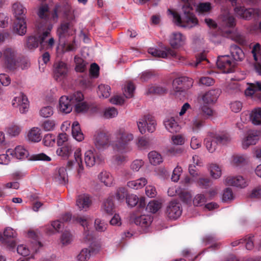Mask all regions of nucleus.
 Returning a JSON list of instances; mask_svg holds the SVG:
<instances>
[{
  "mask_svg": "<svg viewBox=\"0 0 261 261\" xmlns=\"http://www.w3.org/2000/svg\"><path fill=\"white\" fill-rule=\"evenodd\" d=\"M184 5L182 7L183 14L181 16L177 12L170 9L168 11L173 17L174 22L178 26L191 29L198 24V21L193 11L194 0H180Z\"/></svg>",
  "mask_w": 261,
  "mask_h": 261,
  "instance_id": "obj_1",
  "label": "nucleus"
},
{
  "mask_svg": "<svg viewBox=\"0 0 261 261\" xmlns=\"http://www.w3.org/2000/svg\"><path fill=\"white\" fill-rule=\"evenodd\" d=\"M193 80L187 76L175 79L172 82L173 94L181 99L185 96L186 90L192 87Z\"/></svg>",
  "mask_w": 261,
  "mask_h": 261,
  "instance_id": "obj_2",
  "label": "nucleus"
},
{
  "mask_svg": "<svg viewBox=\"0 0 261 261\" xmlns=\"http://www.w3.org/2000/svg\"><path fill=\"white\" fill-rule=\"evenodd\" d=\"M84 99V95L81 92L77 91L70 97L62 96L59 100V109L60 112L66 114L69 113L72 110V105L75 101Z\"/></svg>",
  "mask_w": 261,
  "mask_h": 261,
  "instance_id": "obj_3",
  "label": "nucleus"
},
{
  "mask_svg": "<svg viewBox=\"0 0 261 261\" xmlns=\"http://www.w3.org/2000/svg\"><path fill=\"white\" fill-rule=\"evenodd\" d=\"M134 139V135L124 129H120L116 133L115 146L117 149L122 152L128 149L129 143Z\"/></svg>",
  "mask_w": 261,
  "mask_h": 261,
  "instance_id": "obj_4",
  "label": "nucleus"
},
{
  "mask_svg": "<svg viewBox=\"0 0 261 261\" xmlns=\"http://www.w3.org/2000/svg\"><path fill=\"white\" fill-rule=\"evenodd\" d=\"M148 53L152 56L161 58H173L180 62L185 60V58L177 54L176 51L173 50L169 46H164L162 49H159L155 48L150 47L148 49Z\"/></svg>",
  "mask_w": 261,
  "mask_h": 261,
  "instance_id": "obj_5",
  "label": "nucleus"
},
{
  "mask_svg": "<svg viewBox=\"0 0 261 261\" xmlns=\"http://www.w3.org/2000/svg\"><path fill=\"white\" fill-rule=\"evenodd\" d=\"M73 19L74 17L72 16L71 19L63 21L58 28L57 35L60 41L62 42L63 44H65L66 38L72 36L75 32L73 28Z\"/></svg>",
  "mask_w": 261,
  "mask_h": 261,
  "instance_id": "obj_6",
  "label": "nucleus"
},
{
  "mask_svg": "<svg viewBox=\"0 0 261 261\" xmlns=\"http://www.w3.org/2000/svg\"><path fill=\"white\" fill-rule=\"evenodd\" d=\"M137 125L140 132L144 134L146 133V128L149 133L154 132L156 129V123L154 117L148 114L140 119L137 122Z\"/></svg>",
  "mask_w": 261,
  "mask_h": 261,
  "instance_id": "obj_7",
  "label": "nucleus"
},
{
  "mask_svg": "<svg viewBox=\"0 0 261 261\" xmlns=\"http://www.w3.org/2000/svg\"><path fill=\"white\" fill-rule=\"evenodd\" d=\"M234 11L238 16L245 20H250L252 18L258 17L261 14L257 8H247L244 6H237Z\"/></svg>",
  "mask_w": 261,
  "mask_h": 261,
  "instance_id": "obj_8",
  "label": "nucleus"
},
{
  "mask_svg": "<svg viewBox=\"0 0 261 261\" xmlns=\"http://www.w3.org/2000/svg\"><path fill=\"white\" fill-rule=\"evenodd\" d=\"M103 161L102 155L94 149L88 150L85 153V163L87 167H91L96 164L99 165Z\"/></svg>",
  "mask_w": 261,
  "mask_h": 261,
  "instance_id": "obj_9",
  "label": "nucleus"
},
{
  "mask_svg": "<svg viewBox=\"0 0 261 261\" xmlns=\"http://www.w3.org/2000/svg\"><path fill=\"white\" fill-rule=\"evenodd\" d=\"M2 55L6 67L10 70L14 69L17 62L16 51L13 48L8 47L3 50Z\"/></svg>",
  "mask_w": 261,
  "mask_h": 261,
  "instance_id": "obj_10",
  "label": "nucleus"
},
{
  "mask_svg": "<svg viewBox=\"0 0 261 261\" xmlns=\"http://www.w3.org/2000/svg\"><path fill=\"white\" fill-rule=\"evenodd\" d=\"M182 208L180 203L176 200L169 202L166 209V215L170 219L175 220L181 215Z\"/></svg>",
  "mask_w": 261,
  "mask_h": 261,
  "instance_id": "obj_11",
  "label": "nucleus"
},
{
  "mask_svg": "<svg viewBox=\"0 0 261 261\" xmlns=\"http://www.w3.org/2000/svg\"><path fill=\"white\" fill-rule=\"evenodd\" d=\"M217 66L223 72L228 73L234 71L236 63L231 61L228 56H222L218 57Z\"/></svg>",
  "mask_w": 261,
  "mask_h": 261,
  "instance_id": "obj_12",
  "label": "nucleus"
},
{
  "mask_svg": "<svg viewBox=\"0 0 261 261\" xmlns=\"http://www.w3.org/2000/svg\"><path fill=\"white\" fill-rule=\"evenodd\" d=\"M110 138L104 132L98 133L94 137V143L98 150H103L109 146Z\"/></svg>",
  "mask_w": 261,
  "mask_h": 261,
  "instance_id": "obj_13",
  "label": "nucleus"
},
{
  "mask_svg": "<svg viewBox=\"0 0 261 261\" xmlns=\"http://www.w3.org/2000/svg\"><path fill=\"white\" fill-rule=\"evenodd\" d=\"M16 231L11 227H7L4 232V236L0 234V240L4 243L7 244L11 248L16 245L14 239L16 237Z\"/></svg>",
  "mask_w": 261,
  "mask_h": 261,
  "instance_id": "obj_14",
  "label": "nucleus"
},
{
  "mask_svg": "<svg viewBox=\"0 0 261 261\" xmlns=\"http://www.w3.org/2000/svg\"><path fill=\"white\" fill-rule=\"evenodd\" d=\"M54 66V78L56 81H61L66 76L68 69L65 63L62 61L57 62Z\"/></svg>",
  "mask_w": 261,
  "mask_h": 261,
  "instance_id": "obj_15",
  "label": "nucleus"
},
{
  "mask_svg": "<svg viewBox=\"0 0 261 261\" xmlns=\"http://www.w3.org/2000/svg\"><path fill=\"white\" fill-rule=\"evenodd\" d=\"M81 150L80 148L76 149L74 152V160H70L67 164V168L71 169L75 165L79 167L77 172L79 174L84 170L82 160L81 158Z\"/></svg>",
  "mask_w": 261,
  "mask_h": 261,
  "instance_id": "obj_16",
  "label": "nucleus"
},
{
  "mask_svg": "<svg viewBox=\"0 0 261 261\" xmlns=\"http://www.w3.org/2000/svg\"><path fill=\"white\" fill-rule=\"evenodd\" d=\"M186 37L179 32H173L169 37V43L173 48H178L182 46Z\"/></svg>",
  "mask_w": 261,
  "mask_h": 261,
  "instance_id": "obj_17",
  "label": "nucleus"
},
{
  "mask_svg": "<svg viewBox=\"0 0 261 261\" xmlns=\"http://www.w3.org/2000/svg\"><path fill=\"white\" fill-rule=\"evenodd\" d=\"M258 140V133L255 130H249L243 140L242 146L247 149L249 146L255 145Z\"/></svg>",
  "mask_w": 261,
  "mask_h": 261,
  "instance_id": "obj_18",
  "label": "nucleus"
},
{
  "mask_svg": "<svg viewBox=\"0 0 261 261\" xmlns=\"http://www.w3.org/2000/svg\"><path fill=\"white\" fill-rule=\"evenodd\" d=\"M225 184L228 186L244 188L248 185V181L242 176L236 177L229 176L226 178Z\"/></svg>",
  "mask_w": 261,
  "mask_h": 261,
  "instance_id": "obj_19",
  "label": "nucleus"
},
{
  "mask_svg": "<svg viewBox=\"0 0 261 261\" xmlns=\"http://www.w3.org/2000/svg\"><path fill=\"white\" fill-rule=\"evenodd\" d=\"M73 151V147L69 143H65L64 145L60 146L56 150V153L62 159L66 160Z\"/></svg>",
  "mask_w": 261,
  "mask_h": 261,
  "instance_id": "obj_20",
  "label": "nucleus"
},
{
  "mask_svg": "<svg viewBox=\"0 0 261 261\" xmlns=\"http://www.w3.org/2000/svg\"><path fill=\"white\" fill-rule=\"evenodd\" d=\"M219 95V89L209 90L203 95L202 100L204 103L213 104L217 101Z\"/></svg>",
  "mask_w": 261,
  "mask_h": 261,
  "instance_id": "obj_21",
  "label": "nucleus"
},
{
  "mask_svg": "<svg viewBox=\"0 0 261 261\" xmlns=\"http://www.w3.org/2000/svg\"><path fill=\"white\" fill-rule=\"evenodd\" d=\"M14 31L19 35H24L27 32V24L24 18H16L13 26Z\"/></svg>",
  "mask_w": 261,
  "mask_h": 261,
  "instance_id": "obj_22",
  "label": "nucleus"
},
{
  "mask_svg": "<svg viewBox=\"0 0 261 261\" xmlns=\"http://www.w3.org/2000/svg\"><path fill=\"white\" fill-rule=\"evenodd\" d=\"M8 152L12 156H14L18 159H23L28 157L29 153L22 146H17L14 150L9 149L7 150Z\"/></svg>",
  "mask_w": 261,
  "mask_h": 261,
  "instance_id": "obj_23",
  "label": "nucleus"
},
{
  "mask_svg": "<svg viewBox=\"0 0 261 261\" xmlns=\"http://www.w3.org/2000/svg\"><path fill=\"white\" fill-rule=\"evenodd\" d=\"M247 95H256L261 101V82H256L249 85L245 91Z\"/></svg>",
  "mask_w": 261,
  "mask_h": 261,
  "instance_id": "obj_24",
  "label": "nucleus"
},
{
  "mask_svg": "<svg viewBox=\"0 0 261 261\" xmlns=\"http://www.w3.org/2000/svg\"><path fill=\"white\" fill-rule=\"evenodd\" d=\"M166 128L171 133H175L180 129V126L173 117L168 118L164 122Z\"/></svg>",
  "mask_w": 261,
  "mask_h": 261,
  "instance_id": "obj_25",
  "label": "nucleus"
},
{
  "mask_svg": "<svg viewBox=\"0 0 261 261\" xmlns=\"http://www.w3.org/2000/svg\"><path fill=\"white\" fill-rule=\"evenodd\" d=\"M152 221V218L149 215H141L137 217L134 219V223L136 225L142 228H147L151 224Z\"/></svg>",
  "mask_w": 261,
  "mask_h": 261,
  "instance_id": "obj_26",
  "label": "nucleus"
},
{
  "mask_svg": "<svg viewBox=\"0 0 261 261\" xmlns=\"http://www.w3.org/2000/svg\"><path fill=\"white\" fill-rule=\"evenodd\" d=\"M230 52L235 61H241L244 58V54L242 49L236 44H232L230 46Z\"/></svg>",
  "mask_w": 261,
  "mask_h": 261,
  "instance_id": "obj_27",
  "label": "nucleus"
},
{
  "mask_svg": "<svg viewBox=\"0 0 261 261\" xmlns=\"http://www.w3.org/2000/svg\"><path fill=\"white\" fill-rule=\"evenodd\" d=\"M39 37L38 35H31L27 38L25 46L30 50H33L40 44Z\"/></svg>",
  "mask_w": 261,
  "mask_h": 261,
  "instance_id": "obj_28",
  "label": "nucleus"
},
{
  "mask_svg": "<svg viewBox=\"0 0 261 261\" xmlns=\"http://www.w3.org/2000/svg\"><path fill=\"white\" fill-rule=\"evenodd\" d=\"M221 25L226 28H233L236 25V19L233 16L228 14L223 16Z\"/></svg>",
  "mask_w": 261,
  "mask_h": 261,
  "instance_id": "obj_29",
  "label": "nucleus"
},
{
  "mask_svg": "<svg viewBox=\"0 0 261 261\" xmlns=\"http://www.w3.org/2000/svg\"><path fill=\"white\" fill-rule=\"evenodd\" d=\"M72 135L73 138L79 142L82 141L84 138L80 124L77 121H74L72 123Z\"/></svg>",
  "mask_w": 261,
  "mask_h": 261,
  "instance_id": "obj_30",
  "label": "nucleus"
},
{
  "mask_svg": "<svg viewBox=\"0 0 261 261\" xmlns=\"http://www.w3.org/2000/svg\"><path fill=\"white\" fill-rule=\"evenodd\" d=\"M91 203V200L88 195H79L76 199V205L80 210L88 208Z\"/></svg>",
  "mask_w": 261,
  "mask_h": 261,
  "instance_id": "obj_31",
  "label": "nucleus"
},
{
  "mask_svg": "<svg viewBox=\"0 0 261 261\" xmlns=\"http://www.w3.org/2000/svg\"><path fill=\"white\" fill-rule=\"evenodd\" d=\"M205 125V119L201 115L195 116L192 122V128L194 132H198Z\"/></svg>",
  "mask_w": 261,
  "mask_h": 261,
  "instance_id": "obj_32",
  "label": "nucleus"
},
{
  "mask_svg": "<svg viewBox=\"0 0 261 261\" xmlns=\"http://www.w3.org/2000/svg\"><path fill=\"white\" fill-rule=\"evenodd\" d=\"M12 8L16 18H24L27 9L23 6L19 2H16L13 5Z\"/></svg>",
  "mask_w": 261,
  "mask_h": 261,
  "instance_id": "obj_33",
  "label": "nucleus"
},
{
  "mask_svg": "<svg viewBox=\"0 0 261 261\" xmlns=\"http://www.w3.org/2000/svg\"><path fill=\"white\" fill-rule=\"evenodd\" d=\"M28 138L32 142H39L42 138L40 129L38 127L32 128L28 133Z\"/></svg>",
  "mask_w": 261,
  "mask_h": 261,
  "instance_id": "obj_34",
  "label": "nucleus"
},
{
  "mask_svg": "<svg viewBox=\"0 0 261 261\" xmlns=\"http://www.w3.org/2000/svg\"><path fill=\"white\" fill-rule=\"evenodd\" d=\"M98 178L106 186L110 187L113 185L114 179L111 174L109 172L106 171H101L98 175Z\"/></svg>",
  "mask_w": 261,
  "mask_h": 261,
  "instance_id": "obj_35",
  "label": "nucleus"
},
{
  "mask_svg": "<svg viewBox=\"0 0 261 261\" xmlns=\"http://www.w3.org/2000/svg\"><path fill=\"white\" fill-rule=\"evenodd\" d=\"M250 119L254 125H261V108L253 109L250 115Z\"/></svg>",
  "mask_w": 261,
  "mask_h": 261,
  "instance_id": "obj_36",
  "label": "nucleus"
},
{
  "mask_svg": "<svg viewBox=\"0 0 261 261\" xmlns=\"http://www.w3.org/2000/svg\"><path fill=\"white\" fill-rule=\"evenodd\" d=\"M74 62L75 63V70L76 72H84L87 70L88 63L83 59L75 56L74 57Z\"/></svg>",
  "mask_w": 261,
  "mask_h": 261,
  "instance_id": "obj_37",
  "label": "nucleus"
},
{
  "mask_svg": "<svg viewBox=\"0 0 261 261\" xmlns=\"http://www.w3.org/2000/svg\"><path fill=\"white\" fill-rule=\"evenodd\" d=\"M147 182V180L145 178L141 177L137 180L129 181L127 182V186L133 189H139L145 186Z\"/></svg>",
  "mask_w": 261,
  "mask_h": 261,
  "instance_id": "obj_38",
  "label": "nucleus"
},
{
  "mask_svg": "<svg viewBox=\"0 0 261 261\" xmlns=\"http://www.w3.org/2000/svg\"><path fill=\"white\" fill-rule=\"evenodd\" d=\"M148 157L151 164L153 165H157L163 162V159L161 155L155 151H150Z\"/></svg>",
  "mask_w": 261,
  "mask_h": 261,
  "instance_id": "obj_39",
  "label": "nucleus"
},
{
  "mask_svg": "<svg viewBox=\"0 0 261 261\" xmlns=\"http://www.w3.org/2000/svg\"><path fill=\"white\" fill-rule=\"evenodd\" d=\"M112 196L108 197L103 202V209L108 214L112 215L114 210V203Z\"/></svg>",
  "mask_w": 261,
  "mask_h": 261,
  "instance_id": "obj_40",
  "label": "nucleus"
},
{
  "mask_svg": "<svg viewBox=\"0 0 261 261\" xmlns=\"http://www.w3.org/2000/svg\"><path fill=\"white\" fill-rule=\"evenodd\" d=\"M76 221L79 222L84 228L85 238L86 240H90L91 239V237L89 235V230H88V222L87 219H86L84 217H77L76 218Z\"/></svg>",
  "mask_w": 261,
  "mask_h": 261,
  "instance_id": "obj_41",
  "label": "nucleus"
},
{
  "mask_svg": "<svg viewBox=\"0 0 261 261\" xmlns=\"http://www.w3.org/2000/svg\"><path fill=\"white\" fill-rule=\"evenodd\" d=\"M201 113L199 115L203 116L205 120L210 118L215 115V112L207 105H204L201 107Z\"/></svg>",
  "mask_w": 261,
  "mask_h": 261,
  "instance_id": "obj_42",
  "label": "nucleus"
},
{
  "mask_svg": "<svg viewBox=\"0 0 261 261\" xmlns=\"http://www.w3.org/2000/svg\"><path fill=\"white\" fill-rule=\"evenodd\" d=\"M204 143L207 149L210 152L212 153L215 151L217 143L214 137L206 138L204 140Z\"/></svg>",
  "mask_w": 261,
  "mask_h": 261,
  "instance_id": "obj_43",
  "label": "nucleus"
},
{
  "mask_svg": "<svg viewBox=\"0 0 261 261\" xmlns=\"http://www.w3.org/2000/svg\"><path fill=\"white\" fill-rule=\"evenodd\" d=\"M83 100L76 101L74 102L75 111L77 113H82L86 112L89 109L88 105Z\"/></svg>",
  "mask_w": 261,
  "mask_h": 261,
  "instance_id": "obj_44",
  "label": "nucleus"
},
{
  "mask_svg": "<svg viewBox=\"0 0 261 261\" xmlns=\"http://www.w3.org/2000/svg\"><path fill=\"white\" fill-rule=\"evenodd\" d=\"M161 207V203L157 201H151L146 206V210L152 213H155Z\"/></svg>",
  "mask_w": 261,
  "mask_h": 261,
  "instance_id": "obj_45",
  "label": "nucleus"
},
{
  "mask_svg": "<svg viewBox=\"0 0 261 261\" xmlns=\"http://www.w3.org/2000/svg\"><path fill=\"white\" fill-rule=\"evenodd\" d=\"M210 171L211 176L215 179L219 178L222 174L221 168L215 164H211Z\"/></svg>",
  "mask_w": 261,
  "mask_h": 261,
  "instance_id": "obj_46",
  "label": "nucleus"
},
{
  "mask_svg": "<svg viewBox=\"0 0 261 261\" xmlns=\"http://www.w3.org/2000/svg\"><path fill=\"white\" fill-rule=\"evenodd\" d=\"M60 184H65L67 181V174L66 170L64 168H60L56 176Z\"/></svg>",
  "mask_w": 261,
  "mask_h": 261,
  "instance_id": "obj_47",
  "label": "nucleus"
},
{
  "mask_svg": "<svg viewBox=\"0 0 261 261\" xmlns=\"http://www.w3.org/2000/svg\"><path fill=\"white\" fill-rule=\"evenodd\" d=\"M111 88L108 85L101 84L98 86V93L103 98H108L110 95Z\"/></svg>",
  "mask_w": 261,
  "mask_h": 261,
  "instance_id": "obj_48",
  "label": "nucleus"
},
{
  "mask_svg": "<svg viewBox=\"0 0 261 261\" xmlns=\"http://www.w3.org/2000/svg\"><path fill=\"white\" fill-rule=\"evenodd\" d=\"M21 131V127L16 124H11L7 128L8 134L13 137L18 136Z\"/></svg>",
  "mask_w": 261,
  "mask_h": 261,
  "instance_id": "obj_49",
  "label": "nucleus"
},
{
  "mask_svg": "<svg viewBox=\"0 0 261 261\" xmlns=\"http://www.w3.org/2000/svg\"><path fill=\"white\" fill-rule=\"evenodd\" d=\"M135 89L134 85L132 82H129L124 88V94L126 98H130L134 95V91Z\"/></svg>",
  "mask_w": 261,
  "mask_h": 261,
  "instance_id": "obj_50",
  "label": "nucleus"
},
{
  "mask_svg": "<svg viewBox=\"0 0 261 261\" xmlns=\"http://www.w3.org/2000/svg\"><path fill=\"white\" fill-rule=\"evenodd\" d=\"M231 39L241 45H246L247 43L245 36L238 33L232 34L231 35Z\"/></svg>",
  "mask_w": 261,
  "mask_h": 261,
  "instance_id": "obj_51",
  "label": "nucleus"
},
{
  "mask_svg": "<svg viewBox=\"0 0 261 261\" xmlns=\"http://www.w3.org/2000/svg\"><path fill=\"white\" fill-rule=\"evenodd\" d=\"M56 141V137L55 135L51 134H48L45 135L43 139V142L44 144V145L46 146H53L55 143Z\"/></svg>",
  "mask_w": 261,
  "mask_h": 261,
  "instance_id": "obj_52",
  "label": "nucleus"
},
{
  "mask_svg": "<svg viewBox=\"0 0 261 261\" xmlns=\"http://www.w3.org/2000/svg\"><path fill=\"white\" fill-rule=\"evenodd\" d=\"M206 201V198L203 194L196 195L193 199V204L198 206L203 205Z\"/></svg>",
  "mask_w": 261,
  "mask_h": 261,
  "instance_id": "obj_53",
  "label": "nucleus"
},
{
  "mask_svg": "<svg viewBox=\"0 0 261 261\" xmlns=\"http://www.w3.org/2000/svg\"><path fill=\"white\" fill-rule=\"evenodd\" d=\"M90 255V250L85 248L81 250L77 257L79 261H87L89 259Z\"/></svg>",
  "mask_w": 261,
  "mask_h": 261,
  "instance_id": "obj_54",
  "label": "nucleus"
},
{
  "mask_svg": "<svg viewBox=\"0 0 261 261\" xmlns=\"http://www.w3.org/2000/svg\"><path fill=\"white\" fill-rule=\"evenodd\" d=\"M56 123L54 120H47L44 121L42 125V127L45 131H51L53 130L55 127Z\"/></svg>",
  "mask_w": 261,
  "mask_h": 261,
  "instance_id": "obj_55",
  "label": "nucleus"
},
{
  "mask_svg": "<svg viewBox=\"0 0 261 261\" xmlns=\"http://www.w3.org/2000/svg\"><path fill=\"white\" fill-rule=\"evenodd\" d=\"M233 198V195L232 190L230 188H226L224 191L222 196V201L228 202L230 201Z\"/></svg>",
  "mask_w": 261,
  "mask_h": 261,
  "instance_id": "obj_56",
  "label": "nucleus"
},
{
  "mask_svg": "<svg viewBox=\"0 0 261 261\" xmlns=\"http://www.w3.org/2000/svg\"><path fill=\"white\" fill-rule=\"evenodd\" d=\"M53 113V108L50 106L43 107L40 111V116L44 118L50 117Z\"/></svg>",
  "mask_w": 261,
  "mask_h": 261,
  "instance_id": "obj_57",
  "label": "nucleus"
},
{
  "mask_svg": "<svg viewBox=\"0 0 261 261\" xmlns=\"http://www.w3.org/2000/svg\"><path fill=\"white\" fill-rule=\"evenodd\" d=\"M103 115L106 118H112L117 116L118 111L114 107L108 108L105 110Z\"/></svg>",
  "mask_w": 261,
  "mask_h": 261,
  "instance_id": "obj_58",
  "label": "nucleus"
},
{
  "mask_svg": "<svg viewBox=\"0 0 261 261\" xmlns=\"http://www.w3.org/2000/svg\"><path fill=\"white\" fill-rule=\"evenodd\" d=\"M254 59L255 61H257L258 57L261 59V46L259 43H256L251 51Z\"/></svg>",
  "mask_w": 261,
  "mask_h": 261,
  "instance_id": "obj_59",
  "label": "nucleus"
},
{
  "mask_svg": "<svg viewBox=\"0 0 261 261\" xmlns=\"http://www.w3.org/2000/svg\"><path fill=\"white\" fill-rule=\"evenodd\" d=\"M31 160L32 161H50L51 158L44 153H40L32 155L31 156Z\"/></svg>",
  "mask_w": 261,
  "mask_h": 261,
  "instance_id": "obj_60",
  "label": "nucleus"
},
{
  "mask_svg": "<svg viewBox=\"0 0 261 261\" xmlns=\"http://www.w3.org/2000/svg\"><path fill=\"white\" fill-rule=\"evenodd\" d=\"M126 201L128 205L133 207L137 205L138 197L134 194L128 195L126 196Z\"/></svg>",
  "mask_w": 261,
  "mask_h": 261,
  "instance_id": "obj_61",
  "label": "nucleus"
},
{
  "mask_svg": "<svg viewBox=\"0 0 261 261\" xmlns=\"http://www.w3.org/2000/svg\"><path fill=\"white\" fill-rule=\"evenodd\" d=\"M61 241L64 245L70 244L72 241V235L70 232L64 231L61 237Z\"/></svg>",
  "mask_w": 261,
  "mask_h": 261,
  "instance_id": "obj_62",
  "label": "nucleus"
},
{
  "mask_svg": "<svg viewBox=\"0 0 261 261\" xmlns=\"http://www.w3.org/2000/svg\"><path fill=\"white\" fill-rule=\"evenodd\" d=\"M126 196H127V191L124 188H119L117 189L115 197L118 200H123L125 197L126 198Z\"/></svg>",
  "mask_w": 261,
  "mask_h": 261,
  "instance_id": "obj_63",
  "label": "nucleus"
},
{
  "mask_svg": "<svg viewBox=\"0 0 261 261\" xmlns=\"http://www.w3.org/2000/svg\"><path fill=\"white\" fill-rule=\"evenodd\" d=\"M90 75L94 77L97 78L99 76V67L96 63H92L91 64L89 70Z\"/></svg>",
  "mask_w": 261,
  "mask_h": 261,
  "instance_id": "obj_64",
  "label": "nucleus"
}]
</instances>
